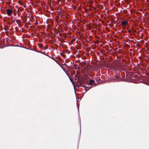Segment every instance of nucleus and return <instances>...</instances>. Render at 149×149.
<instances>
[{"instance_id":"1","label":"nucleus","mask_w":149,"mask_h":149,"mask_svg":"<svg viewBox=\"0 0 149 149\" xmlns=\"http://www.w3.org/2000/svg\"><path fill=\"white\" fill-rule=\"evenodd\" d=\"M86 84H73L74 90H75L76 87H79V86H83L85 88V90L87 91L90 88H92V86H86L85 85Z\"/></svg>"},{"instance_id":"2","label":"nucleus","mask_w":149,"mask_h":149,"mask_svg":"<svg viewBox=\"0 0 149 149\" xmlns=\"http://www.w3.org/2000/svg\"><path fill=\"white\" fill-rule=\"evenodd\" d=\"M84 83L87 84H93L95 83V81L93 79H91L88 77H86L85 78Z\"/></svg>"},{"instance_id":"3","label":"nucleus","mask_w":149,"mask_h":149,"mask_svg":"<svg viewBox=\"0 0 149 149\" xmlns=\"http://www.w3.org/2000/svg\"><path fill=\"white\" fill-rule=\"evenodd\" d=\"M7 15L9 16H11L13 13V11L10 9H7L6 10Z\"/></svg>"},{"instance_id":"4","label":"nucleus","mask_w":149,"mask_h":149,"mask_svg":"<svg viewBox=\"0 0 149 149\" xmlns=\"http://www.w3.org/2000/svg\"><path fill=\"white\" fill-rule=\"evenodd\" d=\"M143 77H139L138 78L137 81L139 83H144L143 82Z\"/></svg>"},{"instance_id":"5","label":"nucleus","mask_w":149,"mask_h":149,"mask_svg":"<svg viewBox=\"0 0 149 149\" xmlns=\"http://www.w3.org/2000/svg\"><path fill=\"white\" fill-rule=\"evenodd\" d=\"M116 68H112V69L114 71H120L122 70V69L119 66H116Z\"/></svg>"},{"instance_id":"6","label":"nucleus","mask_w":149,"mask_h":149,"mask_svg":"<svg viewBox=\"0 0 149 149\" xmlns=\"http://www.w3.org/2000/svg\"><path fill=\"white\" fill-rule=\"evenodd\" d=\"M128 22L126 21H123L121 22L122 24L123 25H125L127 24V23Z\"/></svg>"},{"instance_id":"7","label":"nucleus","mask_w":149,"mask_h":149,"mask_svg":"<svg viewBox=\"0 0 149 149\" xmlns=\"http://www.w3.org/2000/svg\"><path fill=\"white\" fill-rule=\"evenodd\" d=\"M114 79L116 81H120L121 79L118 76H116L115 78H114Z\"/></svg>"},{"instance_id":"8","label":"nucleus","mask_w":149,"mask_h":149,"mask_svg":"<svg viewBox=\"0 0 149 149\" xmlns=\"http://www.w3.org/2000/svg\"><path fill=\"white\" fill-rule=\"evenodd\" d=\"M87 85H92V84H87Z\"/></svg>"}]
</instances>
